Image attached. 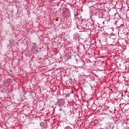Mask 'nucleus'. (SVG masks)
Instances as JSON below:
<instances>
[{
    "label": "nucleus",
    "mask_w": 129,
    "mask_h": 129,
    "mask_svg": "<svg viewBox=\"0 0 129 129\" xmlns=\"http://www.w3.org/2000/svg\"><path fill=\"white\" fill-rule=\"evenodd\" d=\"M126 92H127V91H125V93H126Z\"/></svg>",
    "instance_id": "f257e3e1"
},
{
    "label": "nucleus",
    "mask_w": 129,
    "mask_h": 129,
    "mask_svg": "<svg viewBox=\"0 0 129 129\" xmlns=\"http://www.w3.org/2000/svg\"><path fill=\"white\" fill-rule=\"evenodd\" d=\"M110 124L111 125V124H112V123H110Z\"/></svg>",
    "instance_id": "f03ea898"
}]
</instances>
